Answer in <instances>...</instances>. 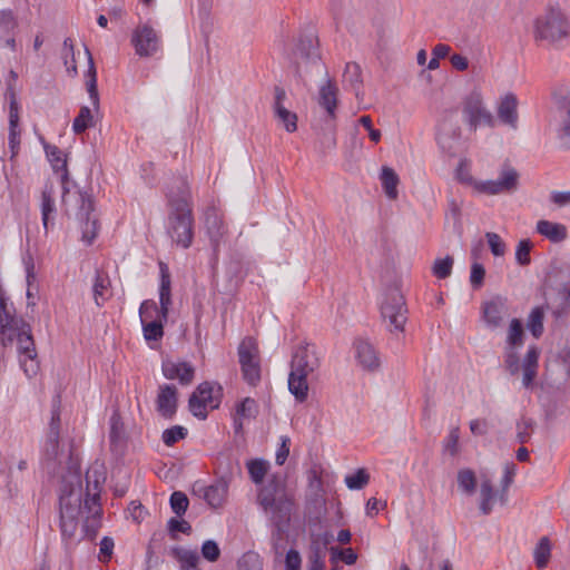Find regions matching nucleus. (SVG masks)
I'll return each mask as SVG.
<instances>
[{
  "mask_svg": "<svg viewBox=\"0 0 570 570\" xmlns=\"http://www.w3.org/2000/svg\"><path fill=\"white\" fill-rule=\"evenodd\" d=\"M257 502L265 513L269 514L272 523V542L274 549L278 551L284 549V534L291 521L293 501L286 494L284 485L279 478L272 476L264 484L257 494Z\"/></svg>",
  "mask_w": 570,
  "mask_h": 570,
  "instance_id": "nucleus-1",
  "label": "nucleus"
},
{
  "mask_svg": "<svg viewBox=\"0 0 570 570\" xmlns=\"http://www.w3.org/2000/svg\"><path fill=\"white\" fill-rule=\"evenodd\" d=\"M320 367V357L314 345L298 346L292 357L288 375V390L297 402H304L308 395V377Z\"/></svg>",
  "mask_w": 570,
  "mask_h": 570,
  "instance_id": "nucleus-2",
  "label": "nucleus"
},
{
  "mask_svg": "<svg viewBox=\"0 0 570 570\" xmlns=\"http://www.w3.org/2000/svg\"><path fill=\"white\" fill-rule=\"evenodd\" d=\"M569 33V22L560 9L550 8L535 19L534 39L538 42L557 45L568 38Z\"/></svg>",
  "mask_w": 570,
  "mask_h": 570,
  "instance_id": "nucleus-3",
  "label": "nucleus"
},
{
  "mask_svg": "<svg viewBox=\"0 0 570 570\" xmlns=\"http://www.w3.org/2000/svg\"><path fill=\"white\" fill-rule=\"evenodd\" d=\"M217 461V470L220 474L219 478L213 484L203 487L199 490L203 491L205 501L213 508H219L224 504L227 498L228 487L234 474L240 472L239 463L230 456L222 455Z\"/></svg>",
  "mask_w": 570,
  "mask_h": 570,
  "instance_id": "nucleus-4",
  "label": "nucleus"
},
{
  "mask_svg": "<svg viewBox=\"0 0 570 570\" xmlns=\"http://www.w3.org/2000/svg\"><path fill=\"white\" fill-rule=\"evenodd\" d=\"M295 73L302 77L309 67L321 68V55L318 51V39L315 30L309 27L298 38L295 50L291 57Z\"/></svg>",
  "mask_w": 570,
  "mask_h": 570,
  "instance_id": "nucleus-5",
  "label": "nucleus"
},
{
  "mask_svg": "<svg viewBox=\"0 0 570 570\" xmlns=\"http://www.w3.org/2000/svg\"><path fill=\"white\" fill-rule=\"evenodd\" d=\"M83 509L82 487L79 474L65 476L59 492L60 520H79Z\"/></svg>",
  "mask_w": 570,
  "mask_h": 570,
  "instance_id": "nucleus-6",
  "label": "nucleus"
},
{
  "mask_svg": "<svg viewBox=\"0 0 570 570\" xmlns=\"http://www.w3.org/2000/svg\"><path fill=\"white\" fill-rule=\"evenodd\" d=\"M463 120L469 128L475 131L480 126L494 128L497 125L492 112L485 107L482 94L479 90L471 91L462 102Z\"/></svg>",
  "mask_w": 570,
  "mask_h": 570,
  "instance_id": "nucleus-7",
  "label": "nucleus"
},
{
  "mask_svg": "<svg viewBox=\"0 0 570 570\" xmlns=\"http://www.w3.org/2000/svg\"><path fill=\"white\" fill-rule=\"evenodd\" d=\"M238 362L243 379L252 386L261 381V357L255 338L247 336L238 345Z\"/></svg>",
  "mask_w": 570,
  "mask_h": 570,
  "instance_id": "nucleus-8",
  "label": "nucleus"
},
{
  "mask_svg": "<svg viewBox=\"0 0 570 570\" xmlns=\"http://www.w3.org/2000/svg\"><path fill=\"white\" fill-rule=\"evenodd\" d=\"M14 338H17L20 367L26 376L31 379L39 372L40 365L30 324L27 323L20 327L16 332Z\"/></svg>",
  "mask_w": 570,
  "mask_h": 570,
  "instance_id": "nucleus-9",
  "label": "nucleus"
},
{
  "mask_svg": "<svg viewBox=\"0 0 570 570\" xmlns=\"http://www.w3.org/2000/svg\"><path fill=\"white\" fill-rule=\"evenodd\" d=\"M167 234L177 246L189 248L194 238L191 209H173L168 216Z\"/></svg>",
  "mask_w": 570,
  "mask_h": 570,
  "instance_id": "nucleus-10",
  "label": "nucleus"
},
{
  "mask_svg": "<svg viewBox=\"0 0 570 570\" xmlns=\"http://www.w3.org/2000/svg\"><path fill=\"white\" fill-rule=\"evenodd\" d=\"M406 306L399 289H390L381 304V315L390 332H403L406 317Z\"/></svg>",
  "mask_w": 570,
  "mask_h": 570,
  "instance_id": "nucleus-11",
  "label": "nucleus"
},
{
  "mask_svg": "<svg viewBox=\"0 0 570 570\" xmlns=\"http://www.w3.org/2000/svg\"><path fill=\"white\" fill-rule=\"evenodd\" d=\"M518 171L512 167H507L495 180H475L472 177L463 180L471 184L473 188L481 194L498 195L514 191L518 187Z\"/></svg>",
  "mask_w": 570,
  "mask_h": 570,
  "instance_id": "nucleus-12",
  "label": "nucleus"
},
{
  "mask_svg": "<svg viewBox=\"0 0 570 570\" xmlns=\"http://www.w3.org/2000/svg\"><path fill=\"white\" fill-rule=\"evenodd\" d=\"M26 324L22 317L16 315L14 306L9 304L4 292L0 289V344L3 347L11 345L16 332Z\"/></svg>",
  "mask_w": 570,
  "mask_h": 570,
  "instance_id": "nucleus-13",
  "label": "nucleus"
},
{
  "mask_svg": "<svg viewBox=\"0 0 570 570\" xmlns=\"http://www.w3.org/2000/svg\"><path fill=\"white\" fill-rule=\"evenodd\" d=\"M61 396L56 394L51 402V419L49 422L43 453L47 460H56L59 455V439L61 429Z\"/></svg>",
  "mask_w": 570,
  "mask_h": 570,
  "instance_id": "nucleus-14",
  "label": "nucleus"
},
{
  "mask_svg": "<svg viewBox=\"0 0 570 570\" xmlns=\"http://www.w3.org/2000/svg\"><path fill=\"white\" fill-rule=\"evenodd\" d=\"M207 406L216 409L219 406V399L214 396V386L209 382L200 383L191 393L188 400L189 411L199 420H205L208 415Z\"/></svg>",
  "mask_w": 570,
  "mask_h": 570,
  "instance_id": "nucleus-15",
  "label": "nucleus"
},
{
  "mask_svg": "<svg viewBox=\"0 0 570 570\" xmlns=\"http://www.w3.org/2000/svg\"><path fill=\"white\" fill-rule=\"evenodd\" d=\"M78 219L81 223L82 239L90 245L98 234V220L92 216L95 210L94 199L87 191L79 190Z\"/></svg>",
  "mask_w": 570,
  "mask_h": 570,
  "instance_id": "nucleus-16",
  "label": "nucleus"
},
{
  "mask_svg": "<svg viewBox=\"0 0 570 570\" xmlns=\"http://www.w3.org/2000/svg\"><path fill=\"white\" fill-rule=\"evenodd\" d=\"M83 510H87L88 515L86 517L81 527V537L77 541H80L82 539H88L92 541L96 539L98 531L101 527L102 511L99 504L98 493H94L92 495H90L89 492L86 493V499L83 501Z\"/></svg>",
  "mask_w": 570,
  "mask_h": 570,
  "instance_id": "nucleus-17",
  "label": "nucleus"
},
{
  "mask_svg": "<svg viewBox=\"0 0 570 570\" xmlns=\"http://www.w3.org/2000/svg\"><path fill=\"white\" fill-rule=\"evenodd\" d=\"M131 43L139 57H150L158 51L160 39L150 26L141 24L134 30Z\"/></svg>",
  "mask_w": 570,
  "mask_h": 570,
  "instance_id": "nucleus-18",
  "label": "nucleus"
},
{
  "mask_svg": "<svg viewBox=\"0 0 570 570\" xmlns=\"http://www.w3.org/2000/svg\"><path fill=\"white\" fill-rule=\"evenodd\" d=\"M436 141L444 154L455 156L461 146V127L452 120H443L438 129Z\"/></svg>",
  "mask_w": 570,
  "mask_h": 570,
  "instance_id": "nucleus-19",
  "label": "nucleus"
},
{
  "mask_svg": "<svg viewBox=\"0 0 570 570\" xmlns=\"http://www.w3.org/2000/svg\"><path fill=\"white\" fill-rule=\"evenodd\" d=\"M287 95L284 88L274 87V101L272 105L275 118L283 125L287 132H294L297 129V115L291 111L286 106Z\"/></svg>",
  "mask_w": 570,
  "mask_h": 570,
  "instance_id": "nucleus-20",
  "label": "nucleus"
},
{
  "mask_svg": "<svg viewBox=\"0 0 570 570\" xmlns=\"http://www.w3.org/2000/svg\"><path fill=\"white\" fill-rule=\"evenodd\" d=\"M205 227L214 252H217L227 234V225L223 214L215 207L205 213Z\"/></svg>",
  "mask_w": 570,
  "mask_h": 570,
  "instance_id": "nucleus-21",
  "label": "nucleus"
},
{
  "mask_svg": "<svg viewBox=\"0 0 570 570\" xmlns=\"http://www.w3.org/2000/svg\"><path fill=\"white\" fill-rule=\"evenodd\" d=\"M178 391L174 384L159 385L156 399L157 412L165 419H171L177 411Z\"/></svg>",
  "mask_w": 570,
  "mask_h": 570,
  "instance_id": "nucleus-22",
  "label": "nucleus"
},
{
  "mask_svg": "<svg viewBox=\"0 0 570 570\" xmlns=\"http://www.w3.org/2000/svg\"><path fill=\"white\" fill-rule=\"evenodd\" d=\"M355 357L358 364L368 372H375L380 368L381 362L379 353L367 340L356 338L353 343Z\"/></svg>",
  "mask_w": 570,
  "mask_h": 570,
  "instance_id": "nucleus-23",
  "label": "nucleus"
},
{
  "mask_svg": "<svg viewBox=\"0 0 570 570\" xmlns=\"http://www.w3.org/2000/svg\"><path fill=\"white\" fill-rule=\"evenodd\" d=\"M161 372L167 380H178L184 386L191 384L195 377V368L188 362L163 361Z\"/></svg>",
  "mask_w": 570,
  "mask_h": 570,
  "instance_id": "nucleus-24",
  "label": "nucleus"
},
{
  "mask_svg": "<svg viewBox=\"0 0 570 570\" xmlns=\"http://www.w3.org/2000/svg\"><path fill=\"white\" fill-rule=\"evenodd\" d=\"M518 98L514 94L508 92L500 98L497 106L498 118L501 124L509 126L512 129L518 128L519 114H518Z\"/></svg>",
  "mask_w": 570,
  "mask_h": 570,
  "instance_id": "nucleus-25",
  "label": "nucleus"
},
{
  "mask_svg": "<svg viewBox=\"0 0 570 570\" xmlns=\"http://www.w3.org/2000/svg\"><path fill=\"white\" fill-rule=\"evenodd\" d=\"M167 197L173 209H191L189 204L191 194L187 178H176L168 189Z\"/></svg>",
  "mask_w": 570,
  "mask_h": 570,
  "instance_id": "nucleus-26",
  "label": "nucleus"
},
{
  "mask_svg": "<svg viewBox=\"0 0 570 570\" xmlns=\"http://www.w3.org/2000/svg\"><path fill=\"white\" fill-rule=\"evenodd\" d=\"M505 312V301L501 297H495L482 305L483 320L492 328H497L502 324Z\"/></svg>",
  "mask_w": 570,
  "mask_h": 570,
  "instance_id": "nucleus-27",
  "label": "nucleus"
},
{
  "mask_svg": "<svg viewBox=\"0 0 570 570\" xmlns=\"http://www.w3.org/2000/svg\"><path fill=\"white\" fill-rule=\"evenodd\" d=\"M318 104L322 108H324L326 112L325 118H336L335 111L337 106V87L331 79H327L326 82L321 86L318 92Z\"/></svg>",
  "mask_w": 570,
  "mask_h": 570,
  "instance_id": "nucleus-28",
  "label": "nucleus"
},
{
  "mask_svg": "<svg viewBox=\"0 0 570 570\" xmlns=\"http://www.w3.org/2000/svg\"><path fill=\"white\" fill-rule=\"evenodd\" d=\"M160 285H159V306L163 318H168L171 305V281L166 264L160 263Z\"/></svg>",
  "mask_w": 570,
  "mask_h": 570,
  "instance_id": "nucleus-29",
  "label": "nucleus"
},
{
  "mask_svg": "<svg viewBox=\"0 0 570 570\" xmlns=\"http://www.w3.org/2000/svg\"><path fill=\"white\" fill-rule=\"evenodd\" d=\"M535 230L552 243H561L568 236L567 227L563 224L546 219L537 223Z\"/></svg>",
  "mask_w": 570,
  "mask_h": 570,
  "instance_id": "nucleus-30",
  "label": "nucleus"
},
{
  "mask_svg": "<svg viewBox=\"0 0 570 570\" xmlns=\"http://www.w3.org/2000/svg\"><path fill=\"white\" fill-rule=\"evenodd\" d=\"M110 279L109 276L101 272L96 271L94 284H92V293L94 299L97 306H102L105 302H107L110 297L109 293Z\"/></svg>",
  "mask_w": 570,
  "mask_h": 570,
  "instance_id": "nucleus-31",
  "label": "nucleus"
},
{
  "mask_svg": "<svg viewBox=\"0 0 570 570\" xmlns=\"http://www.w3.org/2000/svg\"><path fill=\"white\" fill-rule=\"evenodd\" d=\"M85 51H86L87 59H88V70L86 72V75H85V77H86V87H87V91L89 94V98H90L92 105L94 106H98V104H99V95H98V89H97L96 67H95V62H94V59H92L90 50L86 47Z\"/></svg>",
  "mask_w": 570,
  "mask_h": 570,
  "instance_id": "nucleus-32",
  "label": "nucleus"
},
{
  "mask_svg": "<svg viewBox=\"0 0 570 570\" xmlns=\"http://www.w3.org/2000/svg\"><path fill=\"white\" fill-rule=\"evenodd\" d=\"M173 556L180 564V570H200V557L196 550H187L184 548H174Z\"/></svg>",
  "mask_w": 570,
  "mask_h": 570,
  "instance_id": "nucleus-33",
  "label": "nucleus"
},
{
  "mask_svg": "<svg viewBox=\"0 0 570 570\" xmlns=\"http://www.w3.org/2000/svg\"><path fill=\"white\" fill-rule=\"evenodd\" d=\"M381 184L385 195L390 199L397 198V185L400 183L399 176L391 167L383 166L380 175Z\"/></svg>",
  "mask_w": 570,
  "mask_h": 570,
  "instance_id": "nucleus-34",
  "label": "nucleus"
},
{
  "mask_svg": "<svg viewBox=\"0 0 570 570\" xmlns=\"http://www.w3.org/2000/svg\"><path fill=\"white\" fill-rule=\"evenodd\" d=\"M45 150L55 173H69L66 155L57 146L46 145Z\"/></svg>",
  "mask_w": 570,
  "mask_h": 570,
  "instance_id": "nucleus-35",
  "label": "nucleus"
},
{
  "mask_svg": "<svg viewBox=\"0 0 570 570\" xmlns=\"http://www.w3.org/2000/svg\"><path fill=\"white\" fill-rule=\"evenodd\" d=\"M165 322V320L157 318L141 323L144 338L150 346H153L151 342H158L163 338Z\"/></svg>",
  "mask_w": 570,
  "mask_h": 570,
  "instance_id": "nucleus-36",
  "label": "nucleus"
},
{
  "mask_svg": "<svg viewBox=\"0 0 570 570\" xmlns=\"http://www.w3.org/2000/svg\"><path fill=\"white\" fill-rule=\"evenodd\" d=\"M480 512L483 515H489L492 512L493 500L495 498V492L493 490L492 482L489 479L482 481L480 488Z\"/></svg>",
  "mask_w": 570,
  "mask_h": 570,
  "instance_id": "nucleus-37",
  "label": "nucleus"
},
{
  "mask_svg": "<svg viewBox=\"0 0 570 570\" xmlns=\"http://www.w3.org/2000/svg\"><path fill=\"white\" fill-rule=\"evenodd\" d=\"M534 562L538 569H544L551 557V542L548 537H542L533 551Z\"/></svg>",
  "mask_w": 570,
  "mask_h": 570,
  "instance_id": "nucleus-38",
  "label": "nucleus"
},
{
  "mask_svg": "<svg viewBox=\"0 0 570 570\" xmlns=\"http://www.w3.org/2000/svg\"><path fill=\"white\" fill-rule=\"evenodd\" d=\"M62 59H63V65L66 66L68 76L72 77V78L76 77L78 75V70H77V63H76V59H75V47H73V42L70 38H66L63 40Z\"/></svg>",
  "mask_w": 570,
  "mask_h": 570,
  "instance_id": "nucleus-39",
  "label": "nucleus"
},
{
  "mask_svg": "<svg viewBox=\"0 0 570 570\" xmlns=\"http://www.w3.org/2000/svg\"><path fill=\"white\" fill-rule=\"evenodd\" d=\"M344 82L357 94L362 85V69L356 62L346 63L344 73Z\"/></svg>",
  "mask_w": 570,
  "mask_h": 570,
  "instance_id": "nucleus-40",
  "label": "nucleus"
},
{
  "mask_svg": "<svg viewBox=\"0 0 570 570\" xmlns=\"http://www.w3.org/2000/svg\"><path fill=\"white\" fill-rule=\"evenodd\" d=\"M524 340L523 324L519 318L510 322L507 336V346L521 347Z\"/></svg>",
  "mask_w": 570,
  "mask_h": 570,
  "instance_id": "nucleus-41",
  "label": "nucleus"
},
{
  "mask_svg": "<svg viewBox=\"0 0 570 570\" xmlns=\"http://www.w3.org/2000/svg\"><path fill=\"white\" fill-rule=\"evenodd\" d=\"M321 145L324 150L333 149L336 146V122L335 119L325 118L324 128L321 135Z\"/></svg>",
  "mask_w": 570,
  "mask_h": 570,
  "instance_id": "nucleus-42",
  "label": "nucleus"
},
{
  "mask_svg": "<svg viewBox=\"0 0 570 570\" xmlns=\"http://www.w3.org/2000/svg\"><path fill=\"white\" fill-rule=\"evenodd\" d=\"M268 468V462L262 459H254L247 462L249 478L255 484H261L263 482Z\"/></svg>",
  "mask_w": 570,
  "mask_h": 570,
  "instance_id": "nucleus-43",
  "label": "nucleus"
},
{
  "mask_svg": "<svg viewBox=\"0 0 570 570\" xmlns=\"http://www.w3.org/2000/svg\"><path fill=\"white\" fill-rule=\"evenodd\" d=\"M140 323L150 322V320H165L160 313V306L154 299H145L139 307Z\"/></svg>",
  "mask_w": 570,
  "mask_h": 570,
  "instance_id": "nucleus-44",
  "label": "nucleus"
},
{
  "mask_svg": "<svg viewBox=\"0 0 570 570\" xmlns=\"http://www.w3.org/2000/svg\"><path fill=\"white\" fill-rule=\"evenodd\" d=\"M55 186L52 183L47 181L41 193V216L47 214H56L55 205Z\"/></svg>",
  "mask_w": 570,
  "mask_h": 570,
  "instance_id": "nucleus-45",
  "label": "nucleus"
},
{
  "mask_svg": "<svg viewBox=\"0 0 570 570\" xmlns=\"http://www.w3.org/2000/svg\"><path fill=\"white\" fill-rule=\"evenodd\" d=\"M535 426L534 420L522 416L515 424V439L520 444L529 442Z\"/></svg>",
  "mask_w": 570,
  "mask_h": 570,
  "instance_id": "nucleus-46",
  "label": "nucleus"
},
{
  "mask_svg": "<svg viewBox=\"0 0 570 570\" xmlns=\"http://www.w3.org/2000/svg\"><path fill=\"white\" fill-rule=\"evenodd\" d=\"M543 308L539 306L534 307L529 315L528 328L535 338H539L543 333Z\"/></svg>",
  "mask_w": 570,
  "mask_h": 570,
  "instance_id": "nucleus-47",
  "label": "nucleus"
},
{
  "mask_svg": "<svg viewBox=\"0 0 570 570\" xmlns=\"http://www.w3.org/2000/svg\"><path fill=\"white\" fill-rule=\"evenodd\" d=\"M237 570H263L262 558L254 551H247L238 559Z\"/></svg>",
  "mask_w": 570,
  "mask_h": 570,
  "instance_id": "nucleus-48",
  "label": "nucleus"
},
{
  "mask_svg": "<svg viewBox=\"0 0 570 570\" xmlns=\"http://www.w3.org/2000/svg\"><path fill=\"white\" fill-rule=\"evenodd\" d=\"M459 488L466 494H473L476 488V478L472 470L463 469L458 472Z\"/></svg>",
  "mask_w": 570,
  "mask_h": 570,
  "instance_id": "nucleus-49",
  "label": "nucleus"
},
{
  "mask_svg": "<svg viewBox=\"0 0 570 570\" xmlns=\"http://www.w3.org/2000/svg\"><path fill=\"white\" fill-rule=\"evenodd\" d=\"M92 125V115L89 107H81L78 116L73 119L72 130L76 134L85 132Z\"/></svg>",
  "mask_w": 570,
  "mask_h": 570,
  "instance_id": "nucleus-50",
  "label": "nucleus"
},
{
  "mask_svg": "<svg viewBox=\"0 0 570 570\" xmlns=\"http://www.w3.org/2000/svg\"><path fill=\"white\" fill-rule=\"evenodd\" d=\"M79 520H60L59 528L61 537L66 546L76 542V533L78 531Z\"/></svg>",
  "mask_w": 570,
  "mask_h": 570,
  "instance_id": "nucleus-51",
  "label": "nucleus"
},
{
  "mask_svg": "<svg viewBox=\"0 0 570 570\" xmlns=\"http://www.w3.org/2000/svg\"><path fill=\"white\" fill-rule=\"evenodd\" d=\"M169 504H170L173 512L177 517L180 518L186 513V511L188 509L189 500L184 492L175 491L170 495Z\"/></svg>",
  "mask_w": 570,
  "mask_h": 570,
  "instance_id": "nucleus-52",
  "label": "nucleus"
},
{
  "mask_svg": "<svg viewBox=\"0 0 570 570\" xmlns=\"http://www.w3.org/2000/svg\"><path fill=\"white\" fill-rule=\"evenodd\" d=\"M187 433L188 431L186 428L174 425L163 432L161 440L167 446H173L178 441L185 439Z\"/></svg>",
  "mask_w": 570,
  "mask_h": 570,
  "instance_id": "nucleus-53",
  "label": "nucleus"
},
{
  "mask_svg": "<svg viewBox=\"0 0 570 570\" xmlns=\"http://www.w3.org/2000/svg\"><path fill=\"white\" fill-rule=\"evenodd\" d=\"M517 473V465L513 462L507 463L504 465V473L501 480V493L500 501L505 503L507 501V492L509 487L513 483L514 476Z\"/></svg>",
  "mask_w": 570,
  "mask_h": 570,
  "instance_id": "nucleus-54",
  "label": "nucleus"
},
{
  "mask_svg": "<svg viewBox=\"0 0 570 570\" xmlns=\"http://www.w3.org/2000/svg\"><path fill=\"white\" fill-rule=\"evenodd\" d=\"M19 115H9V147L14 155L20 145Z\"/></svg>",
  "mask_w": 570,
  "mask_h": 570,
  "instance_id": "nucleus-55",
  "label": "nucleus"
},
{
  "mask_svg": "<svg viewBox=\"0 0 570 570\" xmlns=\"http://www.w3.org/2000/svg\"><path fill=\"white\" fill-rule=\"evenodd\" d=\"M452 267L453 258L451 256H446L444 258H439L434 262L432 272L435 277L444 279L451 275Z\"/></svg>",
  "mask_w": 570,
  "mask_h": 570,
  "instance_id": "nucleus-56",
  "label": "nucleus"
},
{
  "mask_svg": "<svg viewBox=\"0 0 570 570\" xmlns=\"http://www.w3.org/2000/svg\"><path fill=\"white\" fill-rule=\"evenodd\" d=\"M370 480V475L365 470L360 469L355 473L350 474L345 478V483L351 490H361L363 489Z\"/></svg>",
  "mask_w": 570,
  "mask_h": 570,
  "instance_id": "nucleus-57",
  "label": "nucleus"
},
{
  "mask_svg": "<svg viewBox=\"0 0 570 570\" xmlns=\"http://www.w3.org/2000/svg\"><path fill=\"white\" fill-rule=\"evenodd\" d=\"M532 248V243L530 239H522L518 243L515 249V261L519 265L525 266L530 264V252Z\"/></svg>",
  "mask_w": 570,
  "mask_h": 570,
  "instance_id": "nucleus-58",
  "label": "nucleus"
},
{
  "mask_svg": "<svg viewBox=\"0 0 570 570\" xmlns=\"http://www.w3.org/2000/svg\"><path fill=\"white\" fill-rule=\"evenodd\" d=\"M518 347L505 346L504 348V364L505 368L512 374H517L520 370Z\"/></svg>",
  "mask_w": 570,
  "mask_h": 570,
  "instance_id": "nucleus-59",
  "label": "nucleus"
},
{
  "mask_svg": "<svg viewBox=\"0 0 570 570\" xmlns=\"http://www.w3.org/2000/svg\"><path fill=\"white\" fill-rule=\"evenodd\" d=\"M331 560L341 559L344 563L351 566L354 564L357 560V554L352 548L347 549H338L336 547L331 548Z\"/></svg>",
  "mask_w": 570,
  "mask_h": 570,
  "instance_id": "nucleus-60",
  "label": "nucleus"
},
{
  "mask_svg": "<svg viewBox=\"0 0 570 570\" xmlns=\"http://www.w3.org/2000/svg\"><path fill=\"white\" fill-rule=\"evenodd\" d=\"M491 253L494 256H503L505 253V244L497 233L489 232L485 234Z\"/></svg>",
  "mask_w": 570,
  "mask_h": 570,
  "instance_id": "nucleus-61",
  "label": "nucleus"
},
{
  "mask_svg": "<svg viewBox=\"0 0 570 570\" xmlns=\"http://www.w3.org/2000/svg\"><path fill=\"white\" fill-rule=\"evenodd\" d=\"M485 268L480 263H473L471 265L470 283L474 289H479L484 282Z\"/></svg>",
  "mask_w": 570,
  "mask_h": 570,
  "instance_id": "nucleus-62",
  "label": "nucleus"
},
{
  "mask_svg": "<svg viewBox=\"0 0 570 570\" xmlns=\"http://www.w3.org/2000/svg\"><path fill=\"white\" fill-rule=\"evenodd\" d=\"M202 554L209 562H215L220 556V549L216 541L206 540L202 546Z\"/></svg>",
  "mask_w": 570,
  "mask_h": 570,
  "instance_id": "nucleus-63",
  "label": "nucleus"
},
{
  "mask_svg": "<svg viewBox=\"0 0 570 570\" xmlns=\"http://www.w3.org/2000/svg\"><path fill=\"white\" fill-rule=\"evenodd\" d=\"M17 27V20L11 10H0V31L10 33Z\"/></svg>",
  "mask_w": 570,
  "mask_h": 570,
  "instance_id": "nucleus-64",
  "label": "nucleus"
}]
</instances>
